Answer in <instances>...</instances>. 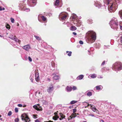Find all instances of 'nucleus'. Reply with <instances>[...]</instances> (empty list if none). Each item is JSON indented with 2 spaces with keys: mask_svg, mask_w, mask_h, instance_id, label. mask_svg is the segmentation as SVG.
<instances>
[{
  "mask_svg": "<svg viewBox=\"0 0 122 122\" xmlns=\"http://www.w3.org/2000/svg\"><path fill=\"white\" fill-rule=\"evenodd\" d=\"M12 113L11 111H10L9 112L8 114V115L9 116H10L11 115Z\"/></svg>",
  "mask_w": 122,
  "mask_h": 122,
  "instance_id": "ea45409f",
  "label": "nucleus"
},
{
  "mask_svg": "<svg viewBox=\"0 0 122 122\" xmlns=\"http://www.w3.org/2000/svg\"><path fill=\"white\" fill-rule=\"evenodd\" d=\"M109 24L111 28L116 30H117L119 26L118 21L117 19L115 18H113L110 21Z\"/></svg>",
  "mask_w": 122,
  "mask_h": 122,
  "instance_id": "f03ea898",
  "label": "nucleus"
},
{
  "mask_svg": "<svg viewBox=\"0 0 122 122\" xmlns=\"http://www.w3.org/2000/svg\"><path fill=\"white\" fill-rule=\"evenodd\" d=\"M73 23L77 27H79L81 25V21L78 19L75 20L73 22Z\"/></svg>",
  "mask_w": 122,
  "mask_h": 122,
  "instance_id": "6e6552de",
  "label": "nucleus"
},
{
  "mask_svg": "<svg viewBox=\"0 0 122 122\" xmlns=\"http://www.w3.org/2000/svg\"><path fill=\"white\" fill-rule=\"evenodd\" d=\"M93 20L91 19H88L87 20L88 23L89 24H91L93 23Z\"/></svg>",
  "mask_w": 122,
  "mask_h": 122,
  "instance_id": "b1692460",
  "label": "nucleus"
},
{
  "mask_svg": "<svg viewBox=\"0 0 122 122\" xmlns=\"http://www.w3.org/2000/svg\"><path fill=\"white\" fill-rule=\"evenodd\" d=\"M89 116H92V117H95L94 116V115L92 114H89Z\"/></svg>",
  "mask_w": 122,
  "mask_h": 122,
  "instance_id": "6e6d98bb",
  "label": "nucleus"
},
{
  "mask_svg": "<svg viewBox=\"0 0 122 122\" xmlns=\"http://www.w3.org/2000/svg\"><path fill=\"white\" fill-rule=\"evenodd\" d=\"M94 5L98 7L99 8L102 6V5L98 1H97L95 2Z\"/></svg>",
  "mask_w": 122,
  "mask_h": 122,
  "instance_id": "ddd939ff",
  "label": "nucleus"
},
{
  "mask_svg": "<svg viewBox=\"0 0 122 122\" xmlns=\"http://www.w3.org/2000/svg\"><path fill=\"white\" fill-rule=\"evenodd\" d=\"M9 38L10 39L14 40L17 42L20 43V40H19L17 38H15V36H14L12 34L10 35L9 36Z\"/></svg>",
  "mask_w": 122,
  "mask_h": 122,
  "instance_id": "0eeeda50",
  "label": "nucleus"
},
{
  "mask_svg": "<svg viewBox=\"0 0 122 122\" xmlns=\"http://www.w3.org/2000/svg\"><path fill=\"white\" fill-rule=\"evenodd\" d=\"M34 37H35L36 39L38 41H40L41 40V38L39 36H36L35 35L34 36Z\"/></svg>",
  "mask_w": 122,
  "mask_h": 122,
  "instance_id": "473e14b6",
  "label": "nucleus"
},
{
  "mask_svg": "<svg viewBox=\"0 0 122 122\" xmlns=\"http://www.w3.org/2000/svg\"><path fill=\"white\" fill-rule=\"evenodd\" d=\"M5 8L4 7H2V6H0V10H5Z\"/></svg>",
  "mask_w": 122,
  "mask_h": 122,
  "instance_id": "4c0bfd02",
  "label": "nucleus"
},
{
  "mask_svg": "<svg viewBox=\"0 0 122 122\" xmlns=\"http://www.w3.org/2000/svg\"><path fill=\"white\" fill-rule=\"evenodd\" d=\"M72 52L71 51H70L69 53H68L67 55L69 56H71V54Z\"/></svg>",
  "mask_w": 122,
  "mask_h": 122,
  "instance_id": "58836bf2",
  "label": "nucleus"
},
{
  "mask_svg": "<svg viewBox=\"0 0 122 122\" xmlns=\"http://www.w3.org/2000/svg\"><path fill=\"white\" fill-rule=\"evenodd\" d=\"M118 26H120V29L121 30H122V26H121L120 25H119Z\"/></svg>",
  "mask_w": 122,
  "mask_h": 122,
  "instance_id": "13d9d810",
  "label": "nucleus"
},
{
  "mask_svg": "<svg viewBox=\"0 0 122 122\" xmlns=\"http://www.w3.org/2000/svg\"><path fill=\"white\" fill-rule=\"evenodd\" d=\"M70 29L71 30L74 31L76 29V28L75 26H72L70 27Z\"/></svg>",
  "mask_w": 122,
  "mask_h": 122,
  "instance_id": "412c9836",
  "label": "nucleus"
},
{
  "mask_svg": "<svg viewBox=\"0 0 122 122\" xmlns=\"http://www.w3.org/2000/svg\"><path fill=\"white\" fill-rule=\"evenodd\" d=\"M72 33L73 35H76L77 34L75 32H73Z\"/></svg>",
  "mask_w": 122,
  "mask_h": 122,
  "instance_id": "bf43d9fd",
  "label": "nucleus"
},
{
  "mask_svg": "<svg viewBox=\"0 0 122 122\" xmlns=\"http://www.w3.org/2000/svg\"><path fill=\"white\" fill-rule=\"evenodd\" d=\"M35 79L36 81L37 82H38L40 80V77L39 73H35Z\"/></svg>",
  "mask_w": 122,
  "mask_h": 122,
  "instance_id": "f8f14e48",
  "label": "nucleus"
},
{
  "mask_svg": "<svg viewBox=\"0 0 122 122\" xmlns=\"http://www.w3.org/2000/svg\"><path fill=\"white\" fill-rule=\"evenodd\" d=\"M52 119L53 120H57L55 116H54L53 117Z\"/></svg>",
  "mask_w": 122,
  "mask_h": 122,
  "instance_id": "09e8293b",
  "label": "nucleus"
},
{
  "mask_svg": "<svg viewBox=\"0 0 122 122\" xmlns=\"http://www.w3.org/2000/svg\"><path fill=\"white\" fill-rule=\"evenodd\" d=\"M19 120V119L18 118H15V121L16 122H18Z\"/></svg>",
  "mask_w": 122,
  "mask_h": 122,
  "instance_id": "a18cd8bd",
  "label": "nucleus"
},
{
  "mask_svg": "<svg viewBox=\"0 0 122 122\" xmlns=\"http://www.w3.org/2000/svg\"><path fill=\"white\" fill-rule=\"evenodd\" d=\"M58 111H57L56 112H55L54 113V114L56 116L58 115L57 113L58 112Z\"/></svg>",
  "mask_w": 122,
  "mask_h": 122,
  "instance_id": "864d4df0",
  "label": "nucleus"
},
{
  "mask_svg": "<svg viewBox=\"0 0 122 122\" xmlns=\"http://www.w3.org/2000/svg\"><path fill=\"white\" fill-rule=\"evenodd\" d=\"M76 117H77V115L76 114H72V116H70L68 119V120H70L72 119L73 118H74ZM77 117H78V116H77Z\"/></svg>",
  "mask_w": 122,
  "mask_h": 122,
  "instance_id": "dca6fc26",
  "label": "nucleus"
},
{
  "mask_svg": "<svg viewBox=\"0 0 122 122\" xmlns=\"http://www.w3.org/2000/svg\"><path fill=\"white\" fill-rule=\"evenodd\" d=\"M53 87L52 84H51V86H50L47 89V92L49 93H51L53 90Z\"/></svg>",
  "mask_w": 122,
  "mask_h": 122,
  "instance_id": "9d476101",
  "label": "nucleus"
},
{
  "mask_svg": "<svg viewBox=\"0 0 122 122\" xmlns=\"http://www.w3.org/2000/svg\"><path fill=\"white\" fill-rule=\"evenodd\" d=\"M59 78V76H55L53 77V79L56 80H58Z\"/></svg>",
  "mask_w": 122,
  "mask_h": 122,
  "instance_id": "a878e982",
  "label": "nucleus"
},
{
  "mask_svg": "<svg viewBox=\"0 0 122 122\" xmlns=\"http://www.w3.org/2000/svg\"><path fill=\"white\" fill-rule=\"evenodd\" d=\"M36 0H28L27 4L29 6L33 7L36 5Z\"/></svg>",
  "mask_w": 122,
  "mask_h": 122,
  "instance_id": "20e7f679",
  "label": "nucleus"
},
{
  "mask_svg": "<svg viewBox=\"0 0 122 122\" xmlns=\"http://www.w3.org/2000/svg\"><path fill=\"white\" fill-rule=\"evenodd\" d=\"M84 76L83 75H81L78 76L76 78L77 80H81L84 77Z\"/></svg>",
  "mask_w": 122,
  "mask_h": 122,
  "instance_id": "f3484780",
  "label": "nucleus"
},
{
  "mask_svg": "<svg viewBox=\"0 0 122 122\" xmlns=\"http://www.w3.org/2000/svg\"><path fill=\"white\" fill-rule=\"evenodd\" d=\"M35 122H40L38 119H37L35 120Z\"/></svg>",
  "mask_w": 122,
  "mask_h": 122,
  "instance_id": "5fc2aeb1",
  "label": "nucleus"
},
{
  "mask_svg": "<svg viewBox=\"0 0 122 122\" xmlns=\"http://www.w3.org/2000/svg\"><path fill=\"white\" fill-rule=\"evenodd\" d=\"M11 21V23H13L14 22V19L12 18H10Z\"/></svg>",
  "mask_w": 122,
  "mask_h": 122,
  "instance_id": "e433bc0d",
  "label": "nucleus"
},
{
  "mask_svg": "<svg viewBox=\"0 0 122 122\" xmlns=\"http://www.w3.org/2000/svg\"><path fill=\"white\" fill-rule=\"evenodd\" d=\"M97 110V109L95 107H93L92 108V110L94 112H95Z\"/></svg>",
  "mask_w": 122,
  "mask_h": 122,
  "instance_id": "a19ab883",
  "label": "nucleus"
},
{
  "mask_svg": "<svg viewBox=\"0 0 122 122\" xmlns=\"http://www.w3.org/2000/svg\"><path fill=\"white\" fill-rule=\"evenodd\" d=\"M18 106L19 107H22L23 106L21 104H19L18 105Z\"/></svg>",
  "mask_w": 122,
  "mask_h": 122,
  "instance_id": "3c124183",
  "label": "nucleus"
},
{
  "mask_svg": "<svg viewBox=\"0 0 122 122\" xmlns=\"http://www.w3.org/2000/svg\"><path fill=\"white\" fill-rule=\"evenodd\" d=\"M72 88L73 90H76L77 89L76 87L75 86H73V87H72Z\"/></svg>",
  "mask_w": 122,
  "mask_h": 122,
  "instance_id": "37998d69",
  "label": "nucleus"
},
{
  "mask_svg": "<svg viewBox=\"0 0 122 122\" xmlns=\"http://www.w3.org/2000/svg\"><path fill=\"white\" fill-rule=\"evenodd\" d=\"M30 10L29 8H26V7H25V8L23 9V11H25L26 12H29L30 11Z\"/></svg>",
  "mask_w": 122,
  "mask_h": 122,
  "instance_id": "cd10ccee",
  "label": "nucleus"
},
{
  "mask_svg": "<svg viewBox=\"0 0 122 122\" xmlns=\"http://www.w3.org/2000/svg\"><path fill=\"white\" fill-rule=\"evenodd\" d=\"M66 89L68 92H70L72 89V87L70 86L69 87L68 86H67L66 87Z\"/></svg>",
  "mask_w": 122,
  "mask_h": 122,
  "instance_id": "6ab92c4d",
  "label": "nucleus"
},
{
  "mask_svg": "<svg viewBox=\"0 0 122 122\" xmlns=\"http://www.w3.org/2000/svg\"><path fill=\"white\" fill-rule=\"evenodd\" d=\"M95 46L97 48H99L100 47L101 45L99 43H97L96 44Z\"/></svg>",
  "mask_w": 122,
  "mask_h": 122,
  "instance_id": "393cba45",
  "label": "nucleus"
},
{
  "mask_svg": "<svg viewBox=\"0 0 122 122\" xmlns=\"http://www.w3.org/2000/svg\"><path fill=\"white\" fill-rule=\"evenodd\" d=\"M59 114L60 116V117H61V118H64L65 117V116L64 115H63L62 113H60Z\"/></svg>",
  "mask_w": 122,
  "mask_h": 122,
  "instance_id": "c756f323",
  "label": "nucleus"
},
{
  "mask_svg": "<svg viewBox=\"0 0 122 122\" xmlns=\"http://www.w3.org/2000/svg\"><path fill=\"white\" fill-rule=\"evenodd\" d=\"M66 24L67 26H69L71 25V24H70L69 22H67L66 23Z\"/></svg>",
  "mask_w": 122,
  "mask_h": 122,
  "instance_id": "79ce46f5",
  "label": "nucleus"
},
{
  "mask_svg": "<svg viewBox=\"0 0 122 122\" xmlns=\"http://www.w3.org/2000/svg\"><path fill=\"white\" fill-rule=\"evenodd\" d=\"M71 17L72 18V20L74 22L75 20L78 19L77 18V15L75 14H72Z\"/></svg>",
  "mask_w": 122,
  "mask_h": 122,
  "instance_id": "1a4fd4ad",
  "label": "nucleus"
},
{
  "mask_svg": "<svg viewBox=\"0 0 122 122\" xmlns=\"http://www.w3.org/2000/svg\"><path fill=\"white\" fill-rule=\"evenodd\" d=\"M96 88L97 90H100L102 89L103 87L101 85H99L96 86Z\"/></svg>",
  "mask_w": 122,
  "mask_h": 122,
  "instance_id": "a211bd4d",
  "label": "nucleus"
},
{
  "mask_svg": "<svg viewBox=\"0 0 122 122\" xmlns=\"http://www.w3.org/2000/svg\"><path fill=\"white\" fill-rule=\"evenodd\" d=\"M77 101H75V100H73L71 102H70V104H74L75 103H76L77 102Z\"/></svg>",
  "mask_w": 122,
  "mask_h": 122,
  "instance_id": "c85d7f7f",
  "label": "nucleus"
},
{
  "mask_svg": "<svg viewBox=\"0 0 122 122\" xmlns=\"http://www.w3.org/2000/svg\"><path fill=\"white\" fill-rule=\"evenodd\" d=\"M112 69L115 71L121 70L122 69V63L120 62H116L113 65Z\"/></svg>",
  "mask_w": 122,
  "mask_h": 122,
  "instance_id": "7ed1b4c3",
  "label": "nucleus"
},
{
  "mask_svg": "<svg viewBox=\"0 0 122 122\" xmlns=\"http://www.w3.org/2000/svg\"><path fill=\"white\" fill-rule=\"evenodd\" d=\"M51 64L52 67L53 68H55V64L53 61H52L51 62Z\"/></svg>",
  "mask_w": 122,
  "mask_h": 122,
  "instance_id": "7c9ffc66",
  "label": "nucleus"
},
{
  "mask_svg": "<svg viewBox=\"0 0 122 122\" xmlns=\"http://www.w3.org/2000/svg\"><path fill=\"white\" fill-rule=\"evenodd\" d=\"M49 122H53L52 121H51V120H49Z\"/></svg>",
  "mask_w": 122,
  "mask_h": 122,
  "instance_id": "774afa93",
  "label": "nucleus"
},
{
  "mask_svg": "<svg viewBox=\"0 0 122 122\" xmlns=\"http://www.w3.org/2000/svg\"><path fill=\"white\" fill-rule=\"evenodd\" d=\"M59 4V0H56L55 2L54 5L55 6H58Z\"/></svg>",
  "mask_w": 122,
  "mask_h": 122,
  "instance_id": "aec40b11",
  "label": "nucleus"
},
{
  "mask_svg": "<svg viewBox=\"0 0 122 122\" xmlns=\"http://www.w3.org/2000/svg\"><path fill=\"white\" fill-rule=\"evenodd\" d=\"M37 115H33V116L35 118H37V117H36L37 116Z\"/></svg>",
  "mask_w": 122,
  "mask_h": 122,
  "instance_id": "603ef678",
  "label": "nucleus"
},
{
  "mask_svg": "<svg viewBox=\"0 0 122 122\" xmlns=\"http://www.w3.org/2000/svg\"><path fill=\"white\" fill-rule=\"evenodd\" d=\"M73 113L72 114H76V113H75V112H76V109H75L74 108L73 109Z\"/></svg>",
  "mask_w": 122,
  "mask_h": 122,
  "instance_id": "c9c22d12",
  "label": "nucleus"
},
{
  "mask_svg": "<svg viewBox=\"0 0 122 122\" xmlns=\"http://www.w3.org/2000/svg\"><path fill=\"white\" fill-rule=\"evenodd\" d=\"M6 27L7 29H10V25L8 24H7L6 25Z\"/></svg>",
  "mask_w": 122,
  "mask_h": 122,
  "instance_id": "f704fd0d",
  "label": "nucleus"
},
{
  "mask_svg": "<svg viewBox=\"0 0 122 122\" xmlns=\"http://www.w3.org/2000/svg\"><path fill=\"white\" fill-rule=\"evenodd\" d=\"M25 4L21 3L19 4V6L20 7V10L23 11V9L25 7Z\"/></svg>",
  "mask_w": 122,
  "mask_h": 122,
  "instance_id": "9b49d317",
  "label": "nucleus"
},
{
  "mask_svg": "<svg viewBox=\"0 0 122 122\" xmlns=\"http://www.w3.org/2000/svg\"><path fill=\"white\" fill-rule=\"evenodd\" d=\"M63 119V118H59V120H61Z\"/></svg>",
  "mask_w": 122,
  "mask_h": 122,
  "instance_id": "69168bd1",
  "label": "nucleus"
},
{
  "mask_svg": "<svg viewBox=\"0 0 122 122\" xmlns=\"http://www.w3.org/2000/svg\"><path fill=\"white\" fill-rule=\"evenodd\" d=\"M120 41L121 43H122V36L121 37L120 39Z\"/></svg>",
  "mask_w": 122,
  "mask_h": 122,
  "instance_id": "e2e57ef3",
  "label": "nucleus"
},
{
  "mask_svg": "<svg viewBox=\"0 0 122 122\" xmlns=\"http://www.w3.org/2000/svg\"><path fill=\"white\" fill-rule=\"evenodd\" d=\"M90 105H91V104H89L88 103V105H87V107L89 106Z\"/></svg>",
  "mask_w": 122,
  "mask_h": 122,
  "instance_id": "338daca9",
  "label": "nucleus"
},
{
  "mask_svg": "<svg viewBox=\"0 0 122 122\" xmlns=\"http://www.w3.org/2000/svg\"><path fill=\"white\" fill-rule=\"evenodd\" d=\"M67 17V15L65 13L63 12L61 13L59 15V19L61 20H65Z\"/></svg>",
  "mask_w": 122,
  "mask_h": 122,
  "instance_id": "39448f33",
  "label": "nucleus"
},
{
  "mask_svg": "<svg viewBox=\"0 0 122 122\" xmlns=\"http://www.w3.org/2000/svg\"><path fill=\"white\" fill-rule=\"evenodd\" d=\"M100 122H104V121L103 120L101 119L100 120Z\"/></svg>",
  "mask_w": 122,
  "mask_h": 122,
  "instance_id": "680f3d73",
  "label": "nucleus"
},
{
  "mask_svg": "<svg viewBox=\"0 0 122 122\" xmlns=\"http://www.w3.org/2000/svg\"><path fill=\"white\" fill-rule=\"evenodd\" d=\"M96 75L95 74H92V75H91L90 77L91 78H96Z\"/></svg>",
  "mask_w": 122,
  "mask_h": 122,
  "instance_id": "72a5a7b5",
  "label": "nucleus"
},
{
  "mask_svg": "<svg viewBox=\"0 0 122 122\" xmlns=\"http://www.w3.org/2000/svg\"><path fill=\"white\" fill-rule=\"evenodd\" d=\"M41 19L44 21H46V18L44 16H43L41 17Z\"/></svg>",
  "mask_w": 122,
  "mask_h": 122,
  "instance_id": "2f4dec72",
  "label": "nucleus"
},
{
  "mask_svg": "<svg viewBox=\"0 0 122 122\" xmlns=\"http://www.w3.org/2000/svg\"><path fill=\"white\" fill-rule=\"evenodd\" d=\"M23 48L26 51H28L29 49H30V47L29 45H27L23 46Z\"/></svg>",
  "mask_w": 122,
  "mask_h": 122,
  "instance_id": "4468645a",
  "label": "nucleus"
},
{
  "mask_svg": "<svg viewBox=\"0 0 122 122\" xmlns=\"http://www.w3.org/2000/svg\"><path fill=\"white\" fill-rule=\"evenodd\" d=\"M79 43H80V44L81 45L83 44V41L81 40L79 41Z\"/></svg>",
  "mask_w": 122,
  "mask_h": 122,
  "instance_id": "8fccbe9b",
  "label": "nucleus"
},
{
  "mask_svg": "<svg viewBox=\"0 0 122 122\" xmlns=\"http://www.w3.org/2000/svg\"><path fill=\"white\" fill-rule=\"evenodd\" d=\"M87 37L86 42L89 43H93L96 39V34L93 31L90 30L86 33Z\"/></svg>",
  "mask_w": 122,
  "mask_h": 122,
  "instance_id": "f257e3e1",
  "label": "nucleus"
},
{
  "mask_svg": "<svg viewBox=\"0 0 122 122\" xmlns=\"http://www.w3.org/2000/svg\"><path fill=\"white\" fill-rule=\"evenodd\" d=\"M33 107L37 111H42V108L41 107H39L36 105H34L33 106Z\"/></svg>",
  "mask_w": 122,
  "mask_h": 122,
  "instance_id": "2eb2a0df",
  "label": "nucleus"
},
{
  "mask_svg": "<svg viewBox=\"0 0 122 122\" xmlns=\"http://www.w3.org/2000/svg\"><path fill=\"white\" fill-rule=\"evenodd\" d=\"M55 116L56 117V118L57 120V119H58L59 118V117L58 116V115L56 116Z\"/></svg>",
  "mask_w": 122,
  "mask_h": 122,
  "instance_id": "052dcab7",
  "label": "nucleus"
},
{
  "mask_svg": "<svg viewBox=\"0 0 122 122\" xmlns=\"http://www.w3.org/2000/svg\"><path fill=\"white\" fill-rule=\"evenodd\" d=\"M15 112H18V108L17 107L15 108Z\"/></svg>",
  "mask_w": 122,
  "mask_h": 122,
  "instance_id": "49530a36",
  "label": "nucleus"
},
{
  "mask_svg": "<svg viewBox=\"0 0 122 122\" xmlns=\"http://www.w3.org/2000/svg\"><path fill=\"white\" fill-rule=\"evenodd\" d=\"M30 80L31 81V82H32L33 83V80H32V77H30Z\"/></svg>",
  "mask_w": 122,
  "mask_h": 122,
  "instance_id": "4d7b16f0",
  "label": "nucleus"
},
{
  "mask_svg": "<svg viewBox=\"0 0 122 122\" xmlns=\"http://www.w3.org/2000/svg\"><path fill=\"white\" fill-rule=\"evenodd\" d=\"M21 117H22L21 119L24 122H29L30 121V118L27 116L24 115V114L21 115Z\"/></svg>",
  "mask_w": 122,
  "mask_h": 122,
  "instance_id": "423d86ee",
  "label": "nucleus"
},
{
  "mask_svg": "<svg viewBox=\"0 0 122 122\" xmlns=\"http://www.w3.org/2000/svg\"><path fill=\"white\" fill-rule=\"evenodd\" d=\"M28 58L29 61H30L31 62L32 61V59L30 56L28 57Z\"/></svg>",
  "mask_w": 122,
  "mask_h": 122,
  "instance_id": "de8ad7c7",
  "label": "nucleus"
},
{
  "mask_svg": "<svg viewBox=\"0 0 122 122\" xmlns=\"http://www.w3.org/2000/svg\"><path fill=\"white\" fill-rule=\"evenodd\" d=\"M43 16L41 14H40L38 16V20L40 22H41L42 20H41V17L42 16Z\"/></svg>",
  "mask_w": 122,
  "mask_h": 122,
  "instance_id": "4be33fe9",
  "label": "nucleus"
},
{
  "mask_svg": "<svg viewBox=\"0 0 122 122\" xmlns=\"http://www.w3.org/2000/svg\"><path fill=\"white\" fill-rule=\"evenodd\" d=\"M118 14L121 18L122 19V10H121L119 11Z\"/></svg>",
  "mask_w": 122,
  "mask_h": 122,
  "instance_id": "5701e85b",
  "label": "nucleus"
},
{
  "mask_svg": "<svg viewBox=\"0 0 122 122\" xmlns=\"http://www.w3.org/2000/svg\"><path fill=\"white\" fill-rule=\"evenodd\" d=\"M73 107V106H70L69 107V108L70 109L71 108H72Z\"/></svg>",
  "mask_w": 122,
  "mask_h": 122,
  "instance_id": "0e129e2a",
  "label": "nucleus"
},
{
  "mask_svg": "<svg viewBox=\"0 0 122 122\" xmlns=\"http://www.w3.org/2000/svg\"><path fill=\"white\" fill-rule=\"evenodd\" d=\"M107 61H103V62H102L101 64L102 65H105V63Z\"/></svg>",
  "mask_w": 122,
  "mask_h": 122,
  "instance_id": "c03bdc74",
  "label": "nucleus"
},
{
  "mask_svg": "<svg viewBox=\"0 0 122 122\" xmlns=\"http://www.w3.org/2000/svg\"><path fill=\"white\" fill-rule=\"evenodd\" d=\"M87 96L90 97L92 95V93L91 92L89 91L87 93Z\"/></svg>",
  "mask_w": 122,
  "mask_h": 122,
  "instance_id": "bb28decb",
  "label": "nucleus"
}]
</instances>
